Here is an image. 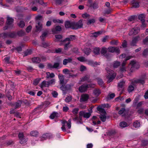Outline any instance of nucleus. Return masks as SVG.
<instances>
[{"instance_id":"nucleus-8","label":"nucleus","mask_w":148,"mask_h":148,"mask_svg":"<svg viewBox=\"0 0 148 148\" xmlns=\"http://www.w3.org/2000/svg\"><path fill=\"white\" fill-rule=\"evenodd\" d=\"M130 65H131V71L133 69H138L139 68V66L136 63L135 61H132L130 62L129 66Z\"/></svg>"},{"instance_id":"nucleus-48","label":"nucleus","mask_w":148,"mask_h":148,"mask_svg":"<svg viewBox=\"0 0 148 148\" xmlns=\"http://www.w3.org/2000/svg\"><path fill=\"white\" fill-rule=\"evenodd\" d=\"M31 136H36L38 135V132L37 131H32L30 132Z\"/></svg>"},{"instance_id":"nucleus-11","label":"nucleus","mask_w":148,"mask_h":148,"mask_svg":"<svg viewBox=\"0 0 148 148\" xmlns=\"http://www.w3.org/2000/svg\"><path fill=\"white\" fill-rule=\"evenodd\" d=\"M1 36L4 38H14L15 36V34L14 33H3L1 34Z\"/></svg>"},{"instance_id":"nucleus-46","label":"nucleus","mask_w":148,"mask_h":148,"mask_svg":"<svg viewBox=\"0 0 148 148\" xmlns=\"http://www.w3.org/2000/svg\"><path fill=\"white\" fill-rule=\"evenodd\" d=\"M55 79H52L51 80L48 81L49 86L50 85H53L55 83Z\"/></svg>"},{"instance_id":"nucleus-14","label":"nucleus","mask_w":148,"mask_h":148,"mask_svg":"<svg viewBox=\"0 0 148 148\" xmlns=\"http://www.w3.org/2000/svg\"><path fill=\"white\" fill-rule=\"evenodd\" d=\"M82 116L79 115V116H76L73 119V120L76 121V123L77 124H82L83 123L82 121Z\"/></svg>"},{"instance_id":"nucleus-31","label":"nucleus","mask_w":148,"mask_h":148,"mask_svg":"<svg viewBox=\"0 0 148 148\" xmlns=\"http://www.w3.org/2000/svg\"><path fill=\"white\" fill-rule=\"evenodd\" d=\"M72 47V45L70 44V42H68L66 43L64 45V49L65 50H67L69 48Z\"/></svg>"},{"instance_id":"nucleus-28","label":"nucleus","mask_w":148,"mask_h":148,"mask_svg":"<svg viewBox=\"0 0 148 148\" xmlns=\"http://www.w3.org/2000/svg\"><path fill=\"white\" fill-rule=\"evenodd\" d=\"M107 51V49L105 47L102 48L101 50V54L103 55L106 56V57H108V55L106 54Z\"/></svg>"},{"instance_id":"nucleus-51","label":"nucleus","mask_w":148,"mask_h":148,"mask_svg":"<svg viewBox=\"0 0 148 148\" xmlns=\"http://www.w3.org/2000/svg\"><path fill=\"white\" fill-rule=\"evenodd\" d=\"M82 16L83 18H89L90 17V15L87 13L83 14Z\"/></svg>"},{"instance_id":"nucleus-29","label":"nucleus","mask_w":148,"mask_h":148,"mask_svg":"<svg viewBox=\"0 0 148 148\" xmlns=\"http://www.w3.org/2000/svg\"><path fill=\"white\" fill-rule=\"evenodd\" d=\"M14 21V19L8 16L7 17V23L8 25H11L12 23Z\"/></svg>"},{"instance_id":"nucleus-18","label":"nucleus","mask_w":148,"mask_h":148,"mask_svg":"<svg viewBox=\"0 0 148 148\" xmlns=\"http://www.w3.org/2000/svg\"><path fill=\"white\" fill-rule=\"evenodd\" d=\"M75 26L76 27V28H73L74 29H77L79 28H81L82 27L83 25L82 23V20H80L79 21L75 24Z\"/></svg>"},{"instance_id":"nucleus-16","label":"nucleus","mask_w":148,"mask_h":148,"mask_svg":"<svg viewBox=\"0 0 148 148\" xmlns=\"http://www.w3.org/2000/svg\"><path fill=\"white\" fill-rule=\"evenodd\" d=\"M76 39V37L75 35H71L69 37L66 38L63 41V42H65L67 41L70 42V41H73L75 40Z\"/></svg>"},{"instance_id":"nucleus-60","label":"nucleus","mask_w":148,"mask_h":148,"mask_svg":"<svg viewBox=\"0 0 148 148\" xmlns=\"http://www.w3.org/2000/svg\"><path fill=\"white\" fill-rule=\"evenodd\" d=\"M10 59V57H5L4 59V62L7 63H9Z\"/></svg>"},{"instance_id":"nucleus-47","label":"nucleus","mask_w":148,"mask_h":148,"mask_svg":"<svg viewBox=\"0 0 148 148\" xmlns=\"http://www.w3.org/2000/svg\"><path fill=\"white\" fill-rule=\"evenodd\" d=\"M40 79L41 78H37L36 79L34 80L33 84L35 85H37L40 82Z\"/></svg>"},{"instance_id":"nucleus-3","label":"nucleus","mask_w":148,"mask_h":148,"mask_svg":"<svg viewBox=\"0 0 148 148\" xmlns=\"http://www.w3.org/2000/svg\"><path fill=\"white\" fill-rule=\"evenodd\" d=\"M97 109L99 111L103 114H101L99 118L102 122H105L106 119V113L104 110L101 106H98Z\"/></svg>"},{"instance_id":"nucleus-54","label":"nucleus","mask_w":148,"mask_h":148,"mask_svg":"<svg viewBox=\"0 0 148 148\" xmlns=\"http://www.w3.org/2000/svg\"><path fill=\"white\" fill-rule=\"evenodd\" d=\"M18 25L20 27H23L25 25V23L24 21H20V23L18 24Z\"/></svg>"},{"instance_id":"nucleus-27","label":"nucleus","mask_w":148,"mask_h":148,"mask_svg":"<svg viewBox=\"0 0 148 148\" xmlns=\"http://www.w3.org/2000/svg\"><path fill=\"white\" fill-rule=\"evenodd\" d=\"M58 116L59 114L57 112H53L51 114L49 117L51 119H53L55 118L58 117Z\"/></svg>"},{"instance_id":"nucleus-62","label":"nucleus","mask_w":148,"mask_h":148,"mask_svg":"<svg viewBox=\"0 0 148 148\" xmlns=\"http://www.w3.org/2000/svg\"><path fill=\"white\" fill-rule=\"evenodd\" d=\"M135 16H131L129 17L128 20L130 21L134 22L135 20Z\"/></svg>"},{"instance_id":"nucleus-4","label":"nucleus","mask_w":148,"mask_h":148,"mask_svg":"<svg viewBox=\"0 0 148 148\" xmlns=\"http://www.w3.org/2000/svg\"><path fill=\"white\" fill-rule=\"evenodd\" d=\"M132 58V56H129L126 57L125 60L123 61L121 64V67L120 68V71L121 72L123 73L126 71V68L125 66L126 61Z\"/></svg>"},{"instance_id":"nucleus-23","label":"nucleus","mask_w":148,"mask_h":148,"mask_svg":"<svg viewBox=\"0 0 148 148\" xmlns=\"http://www.w3.org/2000/svg\"><path fill=\"white\" fill-rule=\"evenodd\" d=\"M51 135V134L49 133L44 134L41 137V140H42L49 138Z\"/></svg>"},{"instance_id":"nucleus-22","label":"nucleus","mask_w":148,"mask_h":148,"mask_svg":"<svg viewBox=\"0 0 148 148\" xmlns=\"http://www.w3.org/2000/svg\"><path fill=\"white\" fill-rule=\"evenodd\" d=\"M40 86L41 88H42L44 87H48L49 85L48 81L44 80L40 84Z\"/></svg>"},{"instance_id":"nucleus-20","label":"nucleus","mask_w":148,"mask_h":148,"mask_svg":"<svg viewBox=\"0 0 148 148\" xmlns=\"http://www.w3.org/2000/svg\"><path fill=\"white\" fill-rule=\"evenodd\" d=\"M89 96L88 95L83 94L81 97L80 101L81 102L86 101L88 99Z\"/></svg>"},{"instance_id":"nucleus-40","label":"nucleus","mask_w":148,"mask_h":148,"mask_svg":"<svg viewBox=\"0 0 148 148\" xmlns=\"http://www.w3.org/2000/svg\"><path fill=\"white\" fill-rule=\"evenodd\" d=\"M77 59L79 61L81 62H83L87 61L85 58L83 56H80L79 57H78Z\"/></svg>"},{"instance_id":"nucleus-43","label":"nucleus","mask_w":148,"mask_h":148,"mask_svg":"<svg viewBox=\"0 0 148 148\" xmlns=\"http://www.w3.org/2000/svg\"><path fill=\"white\" fill-rule=\"evenodd\" d=\"M89 77L88 76H86L82 78L80 80V82H84L86 81L88 82H89L88 81Z\"/></svg>"},{"instance_id":"nucleus-1","label":"nucleus","mask_w":148,"mask_h":148,"mask_svg":"<svg viewBox=\"0 0 148 148\" xmlns=\"http://www.w3.org/2000/svg\"><path fill=\"white\" fill-rule=\"evenodd\" d=\"M62 124V127L61 129L64 132H67L68 133H70V131L68 130L71 127V119H69L68 120V122L65 120L61 121Z\"/></svg>"},{"instance_id":"nucleus-26","label":"nucleus","mask_w":148,"mask_h":148,"mask_svg":"<svg viewBox=\"0 0 148 148\" xmlns=\"http://www.w3.org/2000/svg\"><path fill=\"white\" fill-rule=\"evenodd\" d=\"M37 25H36V31H40L42 29V24L39 22H38Z\"/></svg>"},{"instance_id":"nucleus-58","label":"nucleus","mask_w":148,"mask_h":148,"mask_svg":"<svg viewBox=\"0 0 148 148\" xmlns=\"http://www.w3.org/2000/svg\"><path fill=\"white\" fill-rule=\"evenodd\" d=\"M62 50V49L61 48H58V49H56L55 50V51H52L51 52L52 53H55L56 52L57 53H60Z\"/></svg>"},{"instance_id":"nucleus-53","label":"nucleus","mask_w":148,"mask_h":148,"mask_svg":"<svg viewBox=\"0 0 148 148\" xmlns=\"http://www.w3.org/2000/svg\"><path fill=\"white\" fill-rule=\"evenodd\" d=\"M134 89V87L132 86H129L128 88V91L129 92H132Z\"/></svg>"},{"instance_id":"nucleus-17","label":"nucleus","mask_w":148,"mask_h":148,"mask_svg":"<svg viewBox=\"0 0 148 148\" xmlns=\"http://www.w3.org/2000/svg\"><path fill=\"white\" fill-rule=\"evenodd\" d=\"M46 78L47 79H49L51 78H53L55 77L54 74L53 73H50L49 72H47L46 73Z\"/></svg>"},{"instance_id":"nucleus-42","label":"nucleus","mask_w":148,"mask_h":148,"mask_svg":"<svg viewBox=\"0 0 148 148\" xmlns=\"http://www.w3.org/2000/svg\"><path fill=\"white\" fill-rule=\"evenodd\" d=\"M61 30V28L59 26H57L55 27V29H53L52 31L54 33L55 32V30L56 31H60Z\"/></svg>"},{"instance_id":"nucleus-19","label":"nucleus","mask_w":148,"mask_h":148,"mask_svg":"<svg viewBox=\"0 0 148 148\" xmlns=\"http://www.w3.org/2000/svg\"><path fill=\"white\" fill-rule=\"evenodd\" d=\"M58 76L60 80V83L63 86L65 84L64 76L62 74H59Z\"/></svg>"},{"instance_id":"nucleus-57","label":"nucleus","mask_w":148,"mask_h":148,"mask_svg":"<svg viewBox=\"0 0 148 148\" xmlns=\"http://www.w3.org/2000/svg\"><path fill=\"white\" fill-rule=\"evenodd\" d=\"M68 76L67 77L69 78H70L71 77H76L77 76V74H72L71 73H68Z\"/></svg>"},{"instance_id":"nucleus-7","label":"nucleus","mask_w":148,"mask_h":148,"mask_svg":"<svg viewBox=\"0 0 148 148\" xmlns=\"http://www.w3.org/2000/svg\"><path fill=\"white\" fill-rule=\"evenodd\" d=\"M108 51L110 52H115L117 54L120 53V51L118 48L114 47H110L108 48Z\"/></svg>"},{"instance_id":"nucleus-50","label":"nucleus","mask_w":148,"mask_h":148,"mask_svg":"<svg viewBox=\"0 0 148 148\" xmlns=\"http://www.w3.org/2000/svg\"><path fill=\"white\" fill-rule=\"evenodd\" d=\"M79 110V109L78 108H75L73 110L72 112L73 114L76 115L78 113Z\"/></svg>"},{"instance_id":"nucleus-63","label":"nucleus","mask_w":148,"mask_h":148,"mask_svg":"<svg viewBox=\"0 0 148 148\" xmlns=\"http://www.w3.org/2000/svg\"><path fill=\"white\" fill-rule=\"evenodd\" d=\"M138 113L140 114H143L144 110L143 108H140L138 111Z\"/></svg>"},{"instance_id":"nucleus-15","label":"nucleus","mask_w":148,"mask_h":148,"mask_svg":"<svg viewBox=\"0 0 148 148\" xmlns=\"http://www.w3.org/2000/svg\"><path fill=\"white\" fill-rule=\"evenodd\" d=\"M140 40V37L139 36H136L133 38L131 43V46H135L137 42Z\"/></svg>"},{"instance_id":"nucleus-39","label":"nucleus","mask_w":148,"mask_h":148,"mask_svg":"<svg viewBox=\"0 0 148 148\" xmlns=\"http://www.w3.org/2000/svg\"><path fill=\"white\" fill-rule=\"evenodd\" d=\"M120 126L122 128L125 127L127 126V124L126 122H122L120 123Z\"/></svg>"},{"instance_id":"nucleus-52","label":"nucleus","mask_w":148,"mask_h":148,"mask_svg":"<svg viewBox=\"0 0 148 148\" xmlns=\"http://www.w3.org/2000/svg\"><path fill=\"white\" fill-rule=\"evenodd\" d=\"M32 51L31 50H27L24 52L25 56H26L31 54Z\"/></svg>"},{"instance_id":"nucleus-45","label":"nucleus","mask_w":148,"mask_h":148,"mask_svg":"<svg viewBox=\"0 0 148 148\" xmlns=\"http://www.w3.org/2000/svg\"><path fill=\"white\" fill-rule=\"evenodd\" d=\"M115 95L114 93H112L109 95L107 96L106 99L108 100L111 99H112L115 97Z\"/></svg>"},{"instance_id":"nucleus-37","label":"nucleus","mask_w":148,"mask_h":148,"mask_svg":"<svg viewBox=\"0 0 148 148\" xmlns=\"http://www.w3.org/2000/svg\"><path fill=\"white\" fill-rule=\"evenodd\" d=\"M101 93V91L99 89H95L93 91V93L96 96H99Z\"/></svg>"},{"instance_id":"nucleus-6","label":"nucleus","mask_w":148,"mask_h":148,"mask_svg":"<svg viewBox=\"0 0 148 148\" xmlns=\"http://www.w3.org/2000/svg\"><path fill=\"white\" fill-rule=\"evenodd\" d=\"M140 29L139 27H135L132 29L130 31L129 33L130 36L133 35H136L140 31Z\"/></svg>"},{"instance_id":"nucleus-25","label":"nucleus","mask_w":148,"mask_h":148,"mask_svg":"<svg viewBox=\"0 0 148 148\" xmlns=\"http://www.w3.org/2000/svg\"><path fill=\"white\" fill-rule=\"evenodd\" d=\"M72 61V59L71 58H68L67 59H65L63 61V64L64 65H66L67 63H71Z\"/></svg>"},{"instance_id":"nucleus-5","label":"nucleus","mask_w":148,"mask_h":148,"mask_svg":"<svg viewBox=\"0 0 148 148\" xmlns=\"http://www.w3.org/2000/svg\"><path fill=\"white\" fill-rule=\"evenodd\" d=\"M18 136L20 140V142L21 144H24L27 142V139L24 137L23 134L22 132L20 133L18 135Z\"/></svg>"},{"instance_id":"nucleus-30","label":"nucleus","mask_w":148,"mask_h":148,"mask_svg":"<svg viewBox=\"0 0 148 148\" xmlns=\"http://www.w3.org/2000/svg\"><path fill=\"white\" fill-rule=\"evenodd\" d=\"M131 3L134 7L135 8H138L139 7V3L138 2H136V0H132Z\"/></svg>"},{"instance_id":"nucleus-10","label":"nucleus","mask_w":148,"mask_h":148,"mask_svg":"<svg viewBox=\"0 0 148 148\" xmlns=\"http://www.w3.org/2000/svg\"><path fill=\"white\" fill-rule=\"evenodd\" d=\"M125 83V81L122 80L120 81L118 83V88L119 91H122L123 90Z\"/></svg>"},{"instance_id":"nucleus-61","label":"nucleus","mask_w":148,"mask_h":148,"mask_svg":"<svg viewBox=\"0 0 148 148\" xmlns=\"http://www.w3.org/2000/svg\"><path fill=\"white\" fill-rule=\"evenodd\" d=\"M96 121L92 120V123L94 125H97L99 124L100 123V121L98 120L97 121H96Z\"/></svg>"},{"instance_id":"nucleus-36","label":"nucleus","mask_w":148,"mask_h":148,"mask_svg":"<svg viewBox=\"0 0 148 148\" xmlns=\"http://www.w3.org/2000/svg\"><path fill=\"white\" fill-rule=\"evenodd\" d=\"M91 50L88 48H85L84 49V52L85 54L86 55H88L90 53Z\"/></svg>"},{"instance_id":"nucleus-2","label":"nucleus","mask_w":148,"mask_h":148,"mask_svg":"<svg viewBox=\"0 0 148 148\" xmlns=\"http://www.w3.org/2000/svg\"><path fill=\"white\" fill-rule=\"evenodd\" d=\"M106 70L107 72V75L106 76V78L108 79L107 82L108 83H109L114 79L116 74V73H114L113 71L108 69V68H106Z\"/></svg>"},{"instance_id":"nucleus-64","label":"nucleus","mask_w":148,"mask_h":148,"mask_svg":"<svg viewBox=\"0 0 148 148\" xmlns=\"http://www.w3.org/2000/svg\"><path fill=\"white\" fill-rule=\"evenodd\" d=\"M148 144V140H143L142 141V144L143 145H146Z\"/></svg>"},{"instance_id":"nucleus-41","label":"nucleus","mask_w":148,"mask_h":148,"mask_svg":"<svg viewBox=\"0 0 148 148\" xmlns=\"http://www.w3.org/2000/svg\"><path fill=\"white\" fill-rule=\"evenodd\" d=\"M135 128L139 127L140 126V122L138 121H136L134 122L133 124Z\"/></svg>"},{"instance_id":"nucleus-33","label":"nucleus","mask_w":148,"mask_h":148,"mask_svg":"<svg viewBox=\"0 0 148 148\" xmlns=\"http://www.w3.org/2000/svg\"><path fill=\"white\" fill-rule=\"evenodd\" d=\"M72 23L69 21H67L65 23V27L66 28H72Z\"/></svg>"},{"instance_id":"nucleus-9","label":"nucleus","mask_w":148,"mask_h":148,"mask_svg":"<svg viewBox=\"0 0 148 148\" xmlns=\"http://www.w3.org/2000/svg\"><path fill=\"white\" fill-rule=\"evenodd\" d=\"M91 115V113L90 112H86L84 111H81L79 112V115L82 116L84 118L86 119L88 118Z\"/></svg>"},{"instance_id":"nucleus-21","label":"nucleus","mask_w":148,"mask_h":148,"mask_svg":"<svg viewBox=\"0 0 148 148\" xmlns=\"http://www.w3.org/2000/svg\"><path fill=\"white\" fill-rule=\"evenodd\" d=\"M145 75L142 78L137 79L134 80V82L136 83H140L143 84L145 83Z\"/></svg>"},{"instance_id":"nucleus-55","label":"nucleus","mask_w":148,"mask_h":148,"mask_svg":"<svg viewBox=\"0 0 148 148\" xmlns=\"http://www.w3.org/2000/svg\"><path fill=\"white\" fill-rule=\"evenodd\" d=\"M22 103V101H19L15 103V108H17L20 106Z\"/></svg>"},{"instance_id":"nucleus-56","label":"nucleus","mask_w":148,"mask_h":148,"mask_svg":"<svg viewBox=\"0 0 148 148\" xmlns=\"http://www.w3.org/2000/svg\"><path fill=\"white\" fill-rule=\"evenodd\" d=\"M97 80L98 84H99V85L102 86L103 84V82L102 80L100 79H98Z\"/></svg>"},{"instance_id":"nucleus-49","label":"nucleus","mask_w":148,"mask_h":148,"mask_svg":"<svg viewBox=\"0 0 148 148\" xmlns=\"http://www.w3.org/2000/svg\"><path fill=\"white\" fill-rule=\"evenodd\" d=\"M95 22V20L94 19L92 18L88 20L87 22V25L91 24L92 23H93Z\"/></svg>"},{"instance_id":"nucleus-12","label":"nucleus","mask_w":148,"mask_h":148,"mask_svg":"<svg viewBox=\"0 0 148 148\" xmlns=\"http://www.w3.org/2000/svg\"><path fill=\"white\" fill-rule=\"evenodd\" d=\"M60 63L59 62H55L53 65L51 64H49L48 65V66L49 68L59 69L60 67Z\"/></svg>"},{"instance_id":"nucleus-59","label":"nucleus","mask_w":148,"mask_h":148,"mask_svg":"<svg viewBox=\"0 0 148 148\" xmlns=\"http://www.w3.org/2000/svg\"><path fill=\"white\" fill-rule=\"evenodd\" d=\"M125 109L124 108H122L119 111L118 113L119 114H122L125 113Z\"/></svg>"},{"instance_id":"nucleus-35","label":"nucleus","mask_w":148,"mask_h":148,"mask_svg":"<svg viewBox=\"0 0 148 148\" xmlns=\"http://www.w3.org/2000/svg\"><path fill=\"white\" fill-rule=\"evenodd\" d=\"M32 61L34 63H39L40 61V59L38 57H34L32 59Z\"/></svg>"},{"instance_id":"nucleus-38","label":"nucleus","mask_w":148,"mask_h":148,"mask_svg":"<svg viewBox=\"0 0 148 148\" xmlns=\"http://www.w3.org/2000/svg\"><path fill=\"white\" fill-rule=\"evenodd\" d=\"M120 64V62L117 61H114L113 63V66L114 68H117Z\"/></svg>"},{"instance_id":"nucleus-34","label":"nucleus","mask_w":148,"mask_h":148,"mask_svg":"<svg viewBox=\"0 0 148 148\" xmlns=\"http://www.w3.org/2000/svg\"><path fill=\"white\" fill-rule=\"evenodd\" d=\"M55 40L56 42L62 41V36L60 35H55Z\"/></svg>"},{"instance_id":"nucleus-24","label":"nucleus","mask_w":148,"mask_h":148,"mask_svg":"<svg viewBox=\"0 0 148 148\" xmlns=\"http://www.w3.org/2000/svg\"><path fill=\"white\" fill-rule=\"evenodd\" d=\"M101 33L102 32H101L98 31L90 34V36L91 37H97L99 35L101 34Z\"/></svg>"},{"instance_id":"nucleus-13","label":"nucleus","mask_w":148,"mask_h":148,"mask_svg":"<svg viewBox=\"0 0 148 148\" xmlns=\"http://www.w3.org/2000/svg\"><path fill=\"white\" fill-rule=\"evenodd\" d=\"M88 88V84H84L79 87V92H82L86 91Z\"/></svg>"},{"instance_id":"nucleus-32","label":"nucleus","mask_w":148,"mask_h":148,"mask_svg":"<svg viewBox=\"0 0 148 148\" xmlns=\"http://www.w3.org/2000/svg\"><path fill=\"white\" fill-rule=\"evenodd\" d=\"M145 15L144 14H141L138 16V18L141 21V22H145Z\"/></svg>"},{"instance_id":"nucleus-44","label":"nucleus","mask_w":148,"mask_h":148,"mask_svg":"<svg viewBox=\"0 0 148 148\" xmlns=\"http://www.w3.org/2000/svg\"><path fill=\"white\" fill-rule=\"evenodd\" d=\"M100 51V49L99 48L95 47L94 49L93 52L95 54L98 55Z\"/></svg>"}]
</instances>
